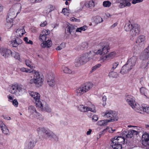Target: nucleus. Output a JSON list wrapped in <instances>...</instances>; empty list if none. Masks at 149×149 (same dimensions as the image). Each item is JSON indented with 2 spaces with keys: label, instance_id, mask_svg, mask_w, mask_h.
<instances>
[{
  "label": "nucleus",
  "instance_id": "nucleus-1",
  "mask_svg": "<svg viewBox=\"0 0 149 149\" xmlns=\"http://www.w3.org/2000/svg\"><path fill=\"white\" fill-rule=\"evenodd\" d=\"M124 29L127 31H130V34L133 37L138 35L140 31V27L138 24H130V21L125 24Z\"/></svg>",
  "mask_w": 149,
  "mask_h": 149
},
{
  "label": "nucleus",
  "instance_id": "nucleus-2",
  "mask_svg": "<svg viewBox=\"0 0 149 149\" xmlns=\"http://www.w3.org/2000/svg\"><path fill=\"white\" fill-rule=\"evenodd\" d=\"M33 72L34 74L33 78L30 80V83H34L36 87H39L42 86L44 81L43 77L42 74H40L38 71Z\"/></svg>",
  "mask_w": 149,
  "mask_h": 149
},
{
  "label": "nucleus",
  "instance_id": "nucleus-3",
  "mask_svg": "<svg viewBox=\"0 0 149 149\" xmlns=\"http://www.w3.org/2000/svg\"><path fill=\"white\" fill-rule=\"evenodd\" d=\"M93 86L92 84L90 82H86L76 90V95L77 96H80L90 90Z\"/></svg>",
  "mask_w": 149,
  "mask_h": 149
},
{
  "label": "nucleus",
  "instance_id": "nucleus-4",
  "mask_svg": "<svg viewBox=\"0 0 149 149\" xmlns=\"http://www.w3.org/2000/svg\"><path fill=\"white\" fill-rule=\"evenodd\" d=\"M89 60V54L88 53H85L75 59L74 64L77 67L84 64Z\"/></svg>",
  "mask_w": 149,
  "mask_h": 149
},
{
  "label": "nucleus",
  "instance_id": "nucleus-5",
  "mask_svg": "<svg viewBox=\"0 0 149 149\" xmlns=\"http://www.w3.org/2000/svg\"><path fill=\"white\" fill-rule=\"evenodd\" d=\"M37 141L36 137L32 136L25 144L24 149H33Z\"/></svg>",
  "mask_w": 149,
  "mask_h": 149
},
{
  "label": "nucleus",
  "instance_id": "nucleus-6",
  "mask_svg": "<svg viewBox=\"0 0 149 149\" xmlns=\"http://www.w3.org/2000/svg\"><path fill=\"white\" fill-rule=\"evenodd\" d=\"M104 116V117L110 118L109 119L107 120V121H110V122L117 121L118 120L117 115L115 111H107Z\"/></svg>",
  "mask_w": 149,
  "mask_h": 149
},
{
  "label": "nucleus",
  "instance_id": "nucleus-7",
  "mask_svg": "<svg viewBox=\"0 0 149 149\" xmlns=\"http://www.w3.org/2000/svg\"><path fill=\"white\" fill-rule=\"evenodd\" d=\"M142 144L146 149H149V134L145 132L142 136Z\"/></svg>",
  "mask_w": 149,
  "mask_h": 149
},
{
  "label": "nucleus",
  "instance_id": "nucleus-8",
  "mask_svg": "<svg viewBox=\"0 0 149 149\" xmlns=\"http://www.w3.org/2000/svg\"><path fill=\"white\" fill-rule=\"evenodd\" d=\"M0 54L5 58L8 57L10 55L13 56V55L11 50L3 47L0 48Z\"/></svg>",
  "mask_w": 149,
  "mask_h": 149
},
{
  "label": "nucleus",
  "instance_id": "nucleus-9",
  "mask_svg": "<svg viewBox=\"0 0 149 149\" xmlns=\"http://www.w3.org/2000/svg\"><path fill=\"white\" fill-rule=\"evenodd\" d=\"M125 99L126 102L133 108L135 107V100L134 98L131 95H128L125 96Z\"/></svg>",
  "mask_w": 149,
  "mask_h": 149
},
{
  "label": "nucleus",
  "instance_id": "nucleus-10",
  "mask_svg": "<svg viewBox=\"0 0 149 149\" xmlns=\"http://www.w3.org/2000/svg\"><path fill=\"white\" fill-rule=\"evenodd\" d=\"M47 82L50 86L53 87L55 84V75L53 74H48L46 76Z\"/></svg>",
  "mask_w": 149,
  "mask_h": 149
},
{
  "label": "nucleus",
  "instance_id": "nucleus-11",
  "mask_svg": "<svg viewBox=\"0 0 149 149\" xmlns=\"http://www.w3.org/2000/svg\"><path fill=\"white\" fill-rule=\"evenodd\" d=\"M75 28L72 25H68L66 28L65 31L66 33H67L68 35L71 34L73 35L76 32Z\"/></svg>",
  "mask_w": 149,
  "mask_h": 149
},
{
  "label": "nucleus",
  "instance_id": "nucleus-12",
  "mask_svg": "<svg viewBox=\"0 0 149 149\" xmlns=\"http://www.w3.org/2000/svg\"><path fill=\"white\" fill-rule=\"evenodd\" d=\"M111 141H112L115 142H116L117 143L121 144V143H122L124 144L125 143H127V141L126 142L125 139L123 138V137H122V136H118L115 137L113 138H112Z\"/></svg>",
  "mask_w": 149,
  "mask_h": 149
},
{
  "label": "nucleus",
  "instance_id": "nucleus-13",
  "mask_svg": "<svg viewBox=\"0 0 149 149\" xmlns=\"http://www.w3.org/2000/svg\"><path fill=\"white\" fill-rule=\"evenodd\" d=\"M109 49V45H105L102 49L98 50L96 52V54L103 55L107 54Z\"/></svg>",
  "mask_w": 149,
  "mask_h": 149
},
{
  "label": "nucleus",
  "instance_id": "nucleus-14",
  "mask_svg": "<svg viewBox=\"0 0 149 149\" xmlns=\"http://www.w3.org/2000/svg\"><path fill=\"white\" fill-rule=\"evenodd\" d=\"M145 40V36L143 35H141L137 38L136 42L138 44V45L140 47L142 48L144 46Z\"/></svg>",
  "mask_w": 149,
  "mask_h": 149
},
{
  "label": "nucleus",
  "instance_id": "nucleus-15",
  "mask_svg": "<svg viewBox=\"0 0 149 149\" xmlns=\"http://www.w3.org/2000/svg\"><path fill=\"white\" fill-rule=\"evenodd\" d=\"M145 57V56H144V54H143L142 55V58H143V59L141 62L140 65L141 68H147V67L149 64V59H148V58H146Z\"/></svg>",
  "mask_w": 149,
  "mask_h": 149
},
{
  "label": "nucleus",
  "instance_id": "nucleus-16",
  "mask_svg": "<svg viewBox=\"0 0 149 149\" xmlns=\"http://www.w3.org/2000/svg\"><path fill=\"white\" fill-rule=\"evenodd\" d=\"M127 0H116L117 3H120L119 7L120 8H124L126 6L129 7L130 4L129 3H127Z\"/></svg>",
  "mask_w": 149,
  "mask_h": 149
},
{
  "label": "nucleus",
  "instance_id": "nucleus-17",
  "mask_svg": "<svg viewBox=\"0 0 149 149\" xmlns=\"http://www.w3.org/2000/svg\"><path fill=\"white\" fill-rule=\"evenodd\" d=\"M52 45V42L50 40H48L43 42L41 45V46L43 48H49Z\"/></svg>",
  "mask_w": 149,
  "mask_h": 149
},
{
  "label": "nucleus",
  "instance_id": "nucleus-18",
  "mask_svg": "<svg viewBox=\"0 0 149 149\" xmlns=\"http://www.w3.org/2000/svg\"><path fill=\"white\" fill-rule=\"evenodd\" d=\"M111 146L112 148V149H122V144L117 143L112 141H111Z\"/></svg>",
  "mask_w": 149,
  "mask_h": 149
},
{
  "label": "nucleus",
  "instance_id": "nucleus-19",
  "mask_svg": "<svg viewBox=\"0 0 149 149\" xmlns=\"http://www.w3.org/2000/svg\"><path fill=\"white\" fill-rule=\"evenodd\" d=\"M127 65L125 64L122 68L120 72L122 74H124L128 73L131 70V68H129L127 66Z\"/></svg>",
  "mask_w": 149,
  "mask_h": 149
},
{
  "label": "nucleus",
  "instance_id": "nucleus-20",
  "mask_svg": "<svg viewBox=\"0 0 149 149\" xmlns=\"http://www.w3.org/2000/svg\"><path fill=\"white\" fill-rule=\"evenodd\" d=\"M38 103L36 104V107H39L40 108L42 107V110L45 111L49 113L51 111V108L48 107H46L45 108H43L42 104L41 102H38Z\"/></svg>",
  "mask_w": 149,
  "mask_h": 149
},
{
  "label": "nucleus",
  "instance_id": "nucleus-21",
  "mask_svg": "<svg viewBox=\"0 0 149 149\" xmlns=\"http://www.w3.org/2000/svg\"><path fill=\"white\" fill-rule=\"evenodd\" d=\"M137 59V57L136 56H132L130 59H129L127 61L130 65L133 66H134Z\"/></svg>",
  "mask_w": 149,
  "mask_h": 149
},
{
  "label": "nucleus",
  "instance_id": "nucleus-22",
  "mask_svg": "<svg viewBox=\"0 0 149 149\" xmlns=\"http://www.w3.org/2000/svg\"><path fill=\"white\" fill-rule=\"evenodd\" d=\"M93 19L94 22L97 24L102 22L103 21L102 18L98 16L94 17L93 18Z\"/></svg>",
  "mask_w": 149,
  "mask_h": 149
},
{
  "label": "nucleus",
  "instance_id": "nucleus-23",
  "mask_svg": "<svg viewBox=\"0 0 149 149\" xmlns=\"http://www.w3.org/2000/svg\"><path fill=\"white\" fill-rule=\"evenodd\" d=\"M13 19L8 16V18L6 19V25L8 26V27L10 28L13 25Z\"/></svg>",
  "mask_w": 149,
  "mask_h": 149
},
{
  "label": "nucleus",
  "instance_id": "nucleus-24",
  "mask_svg": "<svg viewBox=\"0 0 149 149\" xmlns=\"http://www.w3.org/2000/svg\"><path fill=\"white\" fill-rule=\"evenodd\" d=\"M45 134L47 136L49 137H52L53 138H55L56 137V136L54 134V133L49 130H46Z\"/></svg>",
  "mask_w": 149,
  "mask_h": 149
},
{
  "label": "nucleus",
  "instance_id": "nucleus-25",
  "mask_svg": "<svg viewBox=\"0 0 149 149\" xmlns=\"http://www.w3.org/2000/svg\"><path fill=\"white\" fill-rule=\"evenodd\" d=\"M47 37L46 35H45L43 32H42V33L40 34L39 37V39L40 41L43 42L47 40Z\"/></svg>",
  "mask_w": 149,
  "mask_h": 149
},
{
  "label": "nucleus",
  "instance_id": "nucleus-26",
  "mask_svg": "<svg viewBox=\"0 0 149 149\" xmlns=\"http://www.w3.org/2000/svg\"><path fill=\"white\" fill-rule=\"evenodd\" d=\"M1 128L3 133L5 134H8L9 132L8 129L5 125H4Z\"/></svg>",
  "mask_w": 149,
  "mask_h": 149
},
{
  "label": "nucleus",
  "instance_id": "nucleus-27",
  "mask_svg": "<svg viewBox=\"0 0 149 149\" xmlns=\"http://www.w3.org/2000/svg\"><path fill=\"white\" fill-rule=\"evenodd\" d=\"M20 70L22 72H24L27 73H33L36 72L34 70H32V69H28L24 68H22L20 69Z\"/></svg>",
  "mask_w": 149,
  "mask_h": 149
},
{
  "label": "nucleus",
  "instance_id": "nucleus-28",
  "mask_svg": "<svg viewBox=\"0 0 149 149\" xmlns=\"http://www.w3.org/2000/svg\"><path fill=\"white\" fill-rule=\"evenodd\" d=\"M110 122V121H107V120H104L99 121L97 122L98 125L100 126H104L107 124L108 123Z\"/></svg>",
  "mask_w": 149,
  "mask_h": 149
},
{
  "label": "nucleus",
  "instance_id": "nucleus-29",
  "mask_svg": "<svg viewBox=\"0 0 149 149\" xmlns=\"http://www.w3.org/2000/svg\"><path fill=\"white\" fill-rule=\"evenodd\" d=\"M17 83L13 85L11 88L10 92L12 94H15L17 92Z\"/></svg>",
  "mask_w": 149,
  "mask_h": 149
},
{
  "label": "nucleus",
  "instance_id": "nucleus-30",
  "mask_svg": "<svg viewBox=\"0 0 149 149\" xmlns=\"http://www.w3.org/2000/svg\"><path fill=\"white\" fill-rule=\"evenodd\" d=\"M28 111L30 112L31 114H33L34 112L37 113L35 107L34 106L32 105L30 106L28 108Z\"/></svg>",
  "mask_w": 149,
  "mask_h": 149
},
{
  "label": "nucleus",
  "instance_id": "nucleus-31",
  "mask_svg": "<svg viewBox=\"0 0 149 149\" xmlns=\"http://www.w3.org/2000/svg\"><path fill=\"white\" fill-rule=\"evenodd\" d=\"M86 107L83 105H80L78 107V109L80 111L82 112H86L87 110H86Z\"/></svg>",
  "mask_w": 149,
  "mask_h": 149
},
{
  "label": "nucleus",
  "instance_id": "nucleus-32",
  "mask_svg": "<svg viewBox=\"0 0 149 149\" xmlns=\"http://www.w3.org/2000/svg\"><path fill=\"white\" fill-rule=\"evenodd\" d=\"M115 53L114 52H112L110 53V54L105 55L104 58H109V59H112L115 56Z\"/></svg>",
  "mask_w": 149,
  "mask_h": 149
},
{
  "label": "nucleus",
  "instance_id": "nucleus-33",
  "mask_svg": "<svg viewBox=\"0 0 149 149\" xmlns=\"http://www.w3.org/2000/svg\"><path fill=\"white\" fill-rule=\"evenodd\" d=\"M143 54H144V56H145L146 58L149 57V45L144 50Z\"/></svg>",
  "mask_w": 149,
  "mask_h": 149
},
{
  "label": "nucleus",
  "instance_id": "nucleus-34",
  "mask_svg": "<svg viewBox=\"0 0 149 149\" xmlns=\"http://www.w3.org/2000/svg\"><path fill=\"white\" fill-rule=\"evenodd\" d=\"M109 76L110 77L116 78L118 76L117 73L113 72V71H111L109 72Z\"/></svg>",
  "mask_w": 149,
  "mask_h": 149
},
{
  "label": "nucleus",
  "instance_id": "nucleus-35",
  "mask_svg": "<svg viewBox=\"0 0 149 149\" xmlns=\"http://www.w3.org/2000/svg\"><path fill=\"white\" fill-rule=\"evenodd\" d=\"M25 62L26 65L31 69L34 67V65L32 64L31 62L29 60H27L25 61Z\"/></svg>",
  "mask_w": 149,
  "mask_h": 149
},
{
  "label": "nucleus",
  "instance_id": "nucleus-36",
  "mask_svg": "<svg viewBox=\"0 0 149 149\" xmlns=\"http://www.w3.org/2000/svg\"><path fill=\"white\" fill-rule=\"evenodd\" d=\"M87 26L85 25L80 28H77L76 30V32H81V31H85L87 29Z\"/></svg>",
  "mask_w": 149,
  "mask_h": 149
},
{
  "label": "nucleus",
  "instance_id": "nucleus-37",
  "mask_svg": "<svg viewBox=\"0 0 149 149\" xmlns=\"http://www.w3.org/2000/svg\"><path fill=\"white\" fill-rule=\"evenodd\" d=\"M101 66V64H98L93 67L92 68V70L91 71V72H92L96 70H97Z\"/></svg>",
  "mask_w": 149,
  "mask_h": 149
},
{
  "label": "nucleus",
  "instance_id": "nucleus-38",
  "mask_svg": "<svg viewBox=\"0 0 149 149\" xmlns=\"http://www.w3.org/2000/svg\"><path fill=\"white\" fill-rule=\"evenodd\" d=\"M88 44L87 42H83L81 44L80 48L81 49H86L88 48Z\"/></svg>",
  "mask_w": 149,
  "mask_h": 149
},
{
  "label": "nucleus",
  "instance_id": "nucleus-39",
  "mask_svg": "<svg viewBox=\"0 0 149 149\" xmlns=\"http://www.w3.org/2000/svg\"><path fill=\"white\" fill-rule=\"evenodd\" d=\"M140 91L141 93L143 95H144L146 97H147L146 95V88L144 87H141L140 89Z\"/></svg>",
  "mask_w": 149,
  "mask_h": 149
},
{
  "label": "nucleus",
  "instance_id": "nucleus-40",
  "mask_svg": "<svg viewBox=\"0 0 149 149\" xmlns=\"http://www.w3.org/2000/svg\"><path fill=\"white\" fill-rule=\"evenodd\" d=\"M111 2L109 1H104L103 3V5L105 7H109L111 6Z\"/></svg>",
  "mask_w": 149,
  "mask_h": 149
},
{
  "label": "nucleus",
  "instance_id": "nucleus-41",
  "mask_svg": "<svg viewBox=\"0 0 149 149\" xmlns=\"http://www.w3.org/2000/svg\"><path fill=\"white\" fill-rule=\"evenodd\" d=\"M33 98L35 99V100L36 101H38V102H39V99H40V94L38 93H36L35 94L33 95ZM38 104H39L38 103Z\"/></svg>",
  "mask_w": 149,
  "mask_h": 149
},
{
  "label": "nucleus",
  "instance_id": "nucleus-42",
  "mask_svg": "<svg viewBox=\"0 0 149 149\" xmlns=\"http://www.w3.org/2000/svg\"><path fill=\"white\" fill-rule=\"evenodd\" d=\"M62 69L63 72L65 73L70 74L72 73L71 70L67 67H63Z\"/></svg>",
  "mask_w": 149,
  "mask_h": 149
},
{
  "label": "nucleus",
  "instance_id": "nucleus-43",
  "mask_svg": "<svg viewBox=\"0 0 149 149\" xmlns=\"http://www.w3.org/2000/svg\"><path fill=\"white\" fill-rule=\"evenodd\" d=\"M132 133V130H131L128 131H127V139L131 138L133 136Z\"/></svg>",
  "mask_w": 149,
  "mask_h": 149
},
{
  "label": "nucleus",
  "instance_id": "nucleus-44",
  "mask_svg": "<svg viewBox=\"0 0 149 149\" xmlns=\"http://www.w3.org/2000/svg\"><path fill=\"white\" fill-rule=\"evenodd\" d=\"M65 47V43H62L59 46L57 47H56V49L57 50H60L64 48Z\"/></svg>",
  "mask_w": 149,
  "mask_h": 149
},
{
  "label": "nucleus",
  "instance_id": "nucleus-45",
  "mask_svg": "<svg viewBox=\"0 0 149 149\" xmlns=\"http://www.w3.org/2000/svg\"><path fill=\"white\" fill-rule=\"evenodd\" d=\"M141 110H143V111L149 114V107H144L142 106L141 108Z\"/></svg>",
  "mask_w": 149,
  "mask_h": 149
},
{
  "label": "nucleus",
  "instance_id": "nucleus-46",
  "mask_svg": "<svg viewBox=\"0 0 149 149\" xmlns=\"http://www.w3.org/2000/svg\"><path fill=\"white\" fill-rule=\"evenodd\" d=\"M22 31V29L21 30V29H18L16 30V32L17 33H19V35H17V36H18L21 37L24 34V33H21Z\"/></svg>",
  "mask_w": 149,
  "mask_h": 149
},
{
  "label": "nucleus",
  "instance_id": "nucleus-47",
  "mask_svg": "<svg viewBox=\"0 0 149 149\" xmlns=\"http://www.w3.org/2000/svg\"><path fill=\"white\" fill-rule=\"evenodd\" d=\"M13 54V56L16 59H19V54L16 52H12Z\"/></svg>",
  "mask_w": 149,
  "mask_h": 149
},
{
  "label": "nucleus",
  "instance_id": "nucleus-48",
  "mask_svg": "<svg viewBox=\"0 0 149 149\" xmlns=\"http://www.w3.org/2000/svg\"><path fill=\"white\" fill-rule=\"evenodd\" d=\"M118 65V62H115L112 65V67L111 69V71H113L114 69L116 68Z\"/></svg>",
  "mask_w": 149,
  "mask_h": 149
},
{
  "label": "nucleus",
  "instance_id": "nucleus-49",
  "mask_svg": "<svg viewBox=\"0 0 149 149\" xmlns=\"http://www.w3.org/2000/svg\"><path fill=\"white\" fill-rule=\"evenodd\" d=\"M11 43L13 47H16L18 46L17 40H15V39L11 41Z\"/></svg>",
  "mask_w": 149,
  "mask_h": 149
},
{
  "label": "nucleus",
  "instance_id": "nucleus-50",
  "mask_svg": "<svg viewBox=\"0 0 149 149\" xmlns=\"http://www.w3.org/2000/svg\"><path fill=\"white\" fill-rule=\"evenodd\" d=\"M127 130L126 131H123V132L121 133V136H122V137H123V138L125 139V138H127Z\"/></svg>",
  "mask_w": 149,
  "mask_h": 149
},
{
  "label": "nucleus",
  "instance_id": "nucleus-51",
  "mask_svg": "<svg viewBox=\"0 0 149 149\" xmlns=\"http://www.w3.org/2000/svg\"><path fill=\"white\" fill-rule=\"evenodd\" d=\"M50 7L47 9V11H48V13L51 12L53 10H54L55 9V7L52 5H50Z\"/></svg>",
  "mask_w": 149,
  "mask_h": 149
},
{
  "label": "nucleus",
  "instance_id": "nucleus-52",
  "mask_svg": "<svg viewBox=\"0 0 149 149\" xmlns=\"http://www.w3.org/2000/svg\"><path fill=\"white\" fill-rule=\"evenodd\" d=\"M86 110H87V111H90L93 113H95L96 112V111L95 109H94L93 110L92 108H91L89 107H86Z\"/></svg>",
  "mask_w": 149,
  "mask_h": 149
},
{
  "label": "nucleus",
  "instance_id": "nucleus-53",
  "mask_svg": "<svg viewBox=\"0 0 149 149\" xmlns=\"http://www.w3.org/2000/svg\"><path fill=\"white\" fill-rule=\"evenodd\" d=\"M12 104L15 107H17L18 105V102L16 99H14L12 101Z\"/></svg>",
  "mask_w": 149,
  "mask_h": 149
},
{
  "label": "nucleus",
  "instance_id": "nucleus-54",
  "mask_svg": "<svg viewBox=\"0 0 149 149\" xmlns=\"http://www.w3.org/2000/svg\"><path fill=\"white\" fill-rule=\"evenodd\" d=\"M98 118V117L97 115H94L92 116V119L93 121L96 122Z\"/></svg>",
  "mask_w": 149,
  "mask_h": 149
},
{
  "label": "nucleus",
  "instance_id": "nucleus-55",
  "mask_svg": "<svg viewBox=\"0 0 149 149\" xmlns=\"http://www.w3.org/2000/svg\"><path fill=\"white\" fill-rule=\"evenodd\" d=\"M132 131L133 132L132 134L133 136H134L135 135L137 136L140 133L139 132H138L135 130H132Z\"/></svg>",
  "mask_w": 149,
  "mask_h": 149
},
{
  "label": "nucleus",
  "instance_id": "nucleus-56",
  "mask_svg": "<svg viewBox=\"0 0 149 149\" xmlns=\"http://www.w3.org/2000/svg\"><path fill=\"white\" fill-rule=\"evenodd\" d=\"M143 0H133L132 1V3L133 4H135L137 3L142 2Z\"/></svg>",
  "mask_w": 149,
  "mask_h": 149
},
{
  "label": "nucleus",
  "instance_id": "nucleus-57",
  "mask_svg": "<svg viewBox=\"0 0 149 149\" xmlns=\"http://www.w3.org/2000/svg\"><path fill=\"white\" fill-rule=\"evenodd\" d=\"M15 39V40H17V42L18 45L22 43V40L18 38L17 37V38Z\"/></svg>",
  "mask_w": 149,
  "mask_h": 149
},
{
  "label": "nucleus",
  "instance_id": "nucleus-58",
  "mask_svg": "<svg viewBox=\"0 0 149 149\" xmlns=\"http://www.w3.org/2000/svg\"><path fill=\"white\" fill-rule=\"evenodd\" d=\"M106 132V129H104L101 132H100L99 134V137L98 138V137H97V139H98L101 136V135L102 134H105Z\"/></svg>",
  "mask_w": 149,
  "mask_h": 149
},
{
  "label": "nucleus",
  "instance_id": "nucleus-59",
  "mask_svg": "<svg viewBox=\"0 0 149 149\" xmlns=\"http://www.w3.org/2000/svg\"><path fill=\"white\" fill-rule=\"evenodd\" d=\"M42 32H43V33H44L45 34V35H46V36L49 35L50 33V31L49 30H43Z\"/></svg>",
  "mask_w": 149,
  "mask_h": 149
},
{
  "label": "nucleus",
  "instance_id": "nucleus-60",
  "mask_svg": "<svg viewBox=\"0 0 149 149\" xmlns=\"http://www.w3.org/2000/svg\"><path fill=\"white\" fill-rule=\"evenodd\" d=\"M43 127H39L37 128V130L39 134H42Z\"/></svg>",
  "mask_w": 149,
  "mask_h": 149
},
{
  "label": "nucleus",
  "instance_id": "nucleus-61",
  "mask_svg": "<svg viewBox=\"0 0 149 149\" xmlns=\"http://www.w3.org/2000/svg\"><path fill=\"white\" fill-rule=\"evenodd\" d=\"M89 7H91L92 6H94V3L93 1H89L88 4Z\"/></svg>",
  "mask_w": 149,
  "mask_h": 149
},
{
  "label": "nucleus",
  "instance_id": "nucleus-62",
  "mask_svg": "<svg viewBox=\"0 0 149 149\" xmlns=\"http://www.w3.org/2000/svg\"><path fill=\"white\" fill-rule=\"evenodd\" d=\"M17 91H18L19 92H20L22 90V88L18 85V84H17Z\"/></svg>",
  "mask_w": 149,
  "mask_h": 149
},
{
  "label": "nucleus",
  "instance_id": "nucleus-63",
  "mask_svg": "<svg viewBox=\"0 0 149 149\" xmlns=\"http://www.w3.org/2000/svg\"><path fill=\"white\" fill-rule=\"evenodd\" d=\"M72 21H75V22H79L80 21V19H77L75 17H73L72 18L71 20Z\"/></svg>",
  "mask_w": 149,
  "mask_h": 149
},
{
  "label": "nucleus",
  "instance_id": "nucleus-64",
  "mask_svg": "<svg viewBox=\"0 0 149 149\" xmlns=\"http://www.w3.org/2000/svg\"><path fill=\"white\" fill-rule=\"evenodd\" d=\"M102 100L103 102V104H104V103L105 104H106V102L107 100L106 96L105 95L103 96L102 98Z\"/></svg>",
  "mask_w": 149,
  "mask_h": 149
}]
</instances>
